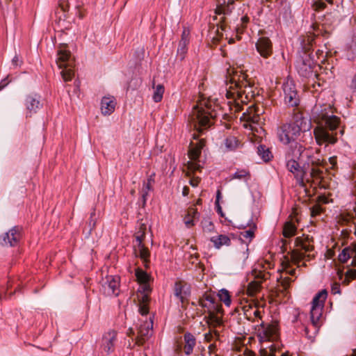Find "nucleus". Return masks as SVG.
I'll use <instances>...</instances> for the list:
<instances>
[{
	"instance_id": "nucleus-56",
	"label": "nucleus",
	"mask_w": 356,
	"mask_h": 356,
	"mask_svg": "<svg viewBox=\"0 0 356 356\" xmlns=\"http://www.w3.org/2000/svg\"><path fill=\"white\" fill-rule=\"evenodd\" d=\"M139 312L142 315H146L149 312V307L147 304H140Z\"/></svg>"
},
{
	"instance_id": "nucleus-55",
	"label": "nucleus",
	"mask_w": 356,
	"mask_h": 356,
	"mask_svg": "<svg viewBox=\"0 0 356 356\" xmlns=\"http://www.w3.org/2000/svg\"><path fill=\"white\" fill-rule=\"evenodd\" d=\"M316 37V36L315 35V34L314 33H312L309 32V35H308L307 36V39H305L304 40V42H306L307 43V44H309L310 46H312Z\"/></svg>"
},
{
	"instance_id": "nucleus-44",
	"label": "nucleus",
	"mask_w": 356,
	"mask_h": 356,
	"mask_svg": "<svg viewBox=\"0 0 356 356\" xmlns=\"http://www.w3.org/2000/svg\"><path fill=\"white\" fill-rule=\"evenodd\" d=\"M250 177L249 171L246 170H237L232 176L233 179H248Z\"/></svg>"
},
{
	"instance_id": "nucleus-49",
	"label": "nucleus",
	"mask_w": 356,
	"mask_h": 356,
	"mask_svg": "<svg viewBox=\"0 0 356 356\" xmlns=\"http://www.w3.org/2000/svg\"><path fill=\"white\" fill-rule=\"evenodd\" d=\"M346 278L344 282L347 280V284L349 283L350 280H353L356 279V270L355 269H349L346 273Z\"/></svg>"
},
{
	"instance_id": "nucleus-9",
	"label": "nucleus",
	"mask_w": 356,
	"mask_h": 356,
	"mask_svg": "<svg viewBox=\"0 0 356 356\" xmlns=\"http://www.w3.org/2000/svg\"><path fill=\"white\" fill-rule=\"evenodd\" d=\"M254 280L251 281L247 286V294L254 296L259 293L261 289V283L270 277V273L264 270L254 269L252 271Z\"/></svg>"
},
{
	"instance_id": "nucleus-42",
	"label": "nucleus",
	"mask_w": 356,
	"mask_h": 356,
	"mask_svg": "<svg viewBox=\"0 0 356 356\" xmlns=\"http://www.w3.org/2000/svg\"><path fill=\"white\" fill-rule=\"evenodd\" d=\"M210 327L211 329L209 332L204 334V340L207 342H211L213 339L214 337H216V339H218L219 337V332L217 330H214L215 327Z\"/></svg>"
},
{
	"instance_id": "nucleus-47",
	"label": "nucleus",
	"mask_w": 356,
	"mask_h": 356,
	"mask_svg": "<svg viewBox=\"0 0 356 356\" xmlns=\"http://www.w3.org/2000/svg\"><path fill=\"white\" fill-rule=\"evenodd\" d=\"M326 7V3L321 0L316 1L312 5V8L316 12L321 11Z\"/></svg>"
},
{
	"instance_id": "nucleus-7",
	"label": "nucleus",
	"mask_w": 356,
	"mask_h": 356,
	"mask_svg": "<svg viewBox=\"0 0 356 356\" xmlns=\"http://www.w3.org/2000/svg\"><path fill=\"white\" fill-rule=\"evenodd\" d=\"M296 249L291 252V259L295 264H299L305 257V254L301 251L305 252H311L314 250V240L313 237L309 235L302 234L295 239Z\"/></svg>"
},
{
	"instance_id": "nucleus-58",
	"label": "nucleus",
	"mask_w": 356,
	"mask_h": 356,
	"mask_svg": "<svg viewBox=\"0 0 356 356\" xmlns=\"http://www.w3.org/2000/svg\"><path fill=\"white\" fill-rule=\"evenodd\" d=\"M200 180L201 179L198 177H192L191 179H190V184L193 186V187H195V186H197L198 184H200Z\"/></svg>"
},
{
	"instance_id": "nucleus-29",
	"label": "nucleus",
	"mask_w": 356,
	"mask_h": 356,
	"mask_svg": "<svg viewBox=\"0 0 356 356\" xmlns=\"http://www.w3.org/2000/svg\"><path fill=\"white\" fill-rule=\"evenodd\" d=\"M248 225L250 227L249 229L241 232V236L250 242L254 238V232L257 227L252 219L250 220Z\"/></svg>"
},
{
	"instance_id": "nucleus-35",
	"label": "nucleus",
	"mask_w": 356,
	"mask_h": 356,
	"mask_svg": "<svg viewBox=\"0 0 356 356\" xmlns=\"http://www.w3.org/2000/svg\"><path fill=\"white\" fill-rule=\"evenodd\" d=\"M189 31L184 29L181 34V40L179 43L178 51L185 52L186 47L189 42Z\"/></svg>"
},
{
	"instance_id": "nucleus-36",
	"label": "nucleus",
	"mask_w": 356,
	"mask_h": 356,
	"mask_svg": "<svg viewBox=\"0 0 356 356\" xmlns=\"http://www.w3.org/2000/svg\"><path fill=\"white\" fill-rule=\"evenodd\" d=\"M135 275H136L137 281L140 284H147L149 282V276L148 275V274L145 271L143 270L142 269L138 268L136 270Z\"/></svg>"
},
{
	"instance_id": "nucleus-24",
	"label": "nucleus",
	"mask_w": 356,
	"mask_h": 356,
	"mask_svg": "<svg viewBox=\"0 0 356 356\" xmlns=\"http://www.w3.org/2000/svg\"><path fill=\"white\" fill-rule=\"evenodd\" d=\"M356 254V243L350 244L349 246L343 248L338 256V260L342 264H345L348 260Z\"/></svg>"
},
{
	"instance_id": "nucleus-18",
	"label": "nucleus",
	"mask_w": 356,
	"mask_h": 356,
	"mask_svg": "<svg viewBox=\"0 0 356 356\" xmlns=\"http://www.w3.org/2000/svg\"><path fill=\"white\" fill-rule=\"evenodd\" d=\"M25 106L26 108V117L31 118L33 114L37 113L42 104L37 95H29L26 97Z\"/></svg>"
},
{
	"instance_id": "nucleus-57",
	"label": "nucleus",
	"mask_w": 356,
	"mask_h": 356,
	"mask_svg": "<svg viewBox=\"0 0 356 356\" xmlns=\"http://www.w3.org/2000/svg\"><path fill=\"white\" fill-rule=\"evenodd\" d=\"M349 88L353 92H356V73L353 75L350 80Z\"/></svg>"
},
{
	"instance_id": "nucleus-3",
	"label": "nucleus",
	"mask_w": 356,
	"mask_h": 356,
	"mask_svg": "<svg viewBox=\"0 0 356 356\" xmlns=\"http://www.w3.org/2000/svg\"><path fill=\"white\" fill-rule=\"evenodd\" d=\"M316 123L317 126L313 131L316 143L318 145L335 144L338 140L337 129L340 127L341 118L322 113L318 115Z\"/></svg>"
},
{
	"instance_id": "nucleus-33",
	"label": "nucleus",
	"mask_w": 356,
	"mask_h": 356,
	"mask_svg": "<svg viewBox=\"0 0 356 356\" xmlns=\"http://www.w3.org/2000/svg\"><path fill=\"white\" fill-rule=\"evenodd\" d=\"M146 225L144 223H141L138 228V230L135 234V238L136 241V245L144 243V241L145 238L146 234Z\"/></svg>"
},
{
	"instance_id": "nucleus-10",
	"label": "nucleus",
	"mask_w": 356,
	"mask_h": 356,
	"mask_svg": "<svg viewBox=\"0 0 356 356\" xmlns=\"http://www.w3.org/2000/svg\"><path fill=\"white\" fill-rule=\"evenodd\" d=\"M261 329L259 330L258 337L261 341H269L277 340L279 337V324L277 321L265 325L261 324Z\"/></svg>"
},
{
	"instance_id": "nucleus-32",
	"label": "nucleus",
	"mask_w": 356,
	"mask_h": 356,
	"mask_svg": "<svg viewBox=\"0 0 356 356\" xmlns=\"http://www.w3.org/2000/svg\"><path fill=\"white\" fill-rule=\"evenodd\" d=\"M257 153L265 162H268L273 158V154L269 148L263 145L258 146Z\"/></svg>"
},
{
	"instance_id": "nucleus-59",
	"label": "nucleus",
	"mask_w": 356,
	"mask_h": 356,
	"mask_svg": "<svg viewBox=\"0 0 356 356\" xmlns=\"http://www.w3.org/2000/svg\"><path fill=\"white\" fill-rule=\"evenodd\" d=\"M332 293L337 294L340 293V285L338 283H334L332 286Z\"/></svg>"
},
{
	"instance_id": "nucleus-31",
	"label": "nucleus",
	"mask_w": 356,
	"mask_h": 356,
	"mask_svg": "<svg viewBox=\"0 0 356 356\" xmlns=\"http://www.w3.org/2000/svg\"><path fill=\"white\" fill-rule=\"evenodd\" d=\"M355 218L351 213H342L337 217L338 222L341 225H349L350 223L355 224Z\"/></svg>"
},
{
	"instance_id": "nucleus-17",
	"label": "nucleus",
	"mask_w": 356,
	"mask_h": 356,
	"mask_svg": "<svg viewBox=\"0 0 356 356\" xmlns=\"http://www.w3.org/2000/svg\"><path fill=\"white\" fill-rule=\"evenodd\" d=\"M152 321H145L140 324L138 330V335L136 337V343L138 346H142L146 341V340L152 334Z\"/></svg>"
},
{
	"instance_id": "nucleus-50",
	"label": "nucleus",
	"mask_w": 356,
	"mask_h": 356,
	"mask_svg": "<svg viewBox=\"0 0 356 356\" xmlns=\"http://www.w3.org/2000/svg\"><path fill=\"white\" fill-rule=\"evenodd\" d=\"M292 282H293V280L289 277H284L282 280L281 285L283 288V289H282L283 292H284L286 293H287L286 291L290 287V284Z\"/></svg>"
},
{
	"instance_id": "nucleus-61",
	"label": "nucleus",
	"mask_w": 356,
	"mask_h": 356,
	"mask_svg": "<svg viewBox=\"0 0 356 356\" xmlns=\"http://www.w3.org/2000/svg\"><path fill=\"white\" fill-rule=\"evenodd\" d=\"M250 19L248 16H243L241 19L242 29H245L249 22Z\"/></svg>"
},
{
	"instance_id": "nucleus-8",
	"label": "nucleus",
	"mask_w": 356,
	"mask_h": 356,
	"mask_svg": "<svg viewBox=\"0 0 356 356\" xmlns=\"http://www.w3.org/2000/svg\"><path fill=\"white\" fill-rule=\"evenodd\" d=\"M327 296L326 289L319 291L314 297L312 306L310 311L311 321L314 326L316 327L320 318L322 316L325 301Z\"/></svg>"
},
{
	"instance_id": "nucleus-19",
	"label": "nucleus",
	"mask_w": 356,
	"mask_h": 356,
	"mask_svg": "<svg viewBox=\"0 0 356 356\" xmlns=\"http://www.w3.org/2000/svg\"><path fill=\"white\" fill-rule=\"evenodd\" d=\"M115 98L113 96H105L101 100V113L104 115L112 114L116 106Z\"/></svg>"
},
{
	"instance_id": "nucleus-37",
	"label": "nucleus",
	"mask_w": 356,
	"mask_h": 356,
	"mask_svg": "<svg viewBox=\"0 0 356 356\" xmlns=\"http://www.w3.org/2000/svg\"><path fill=\"white\" fill-rule=\"evenodd\" d=\"M201 152L200 148L196 147L193 143H191L188 152L191 160L197 161L201 154Z\"/></svg>"
},
{
	"instance_id": "nucleus-22",
	"label": "nucleus",
	"mask_w": 356,
	"mask_h": 356,
	"mask_svg": "<svg viewBox=\"0 0 356 356\" xmlns=\"http://www.w3.org/2000/svg\"><path fill=\"white\" fill-rule=\"evenodd\" d=\"M188 288L186 282L184 281H177L175 284L174 294L181 302L184 303L187 300V297L189 296Z\"/></svg>"
},
{
	"instance_id": "nucleus-13",
	"label": "nucleus",
	"mask_w": 356,
	"mask_h": 356,
	"mask_svg": "<svg viewBox=\"0 0 356 356\" xmlns=\"http://www.w3.org/2000/svg\"><path fill=\"white\" fill-rule=\"evenodd\" d=\"M284 101L288 106H298L300 103L299 97L295 85L292 81H287L283 85Z\"/></svg>"
},
{
	"instance_id": "nucleus-1",
	"label": "nucleus",
	"mask_w": 356,
	"mask_h": 356,
	"mask_svg": "<svg viewBox=\"0 0 356 356\" xmlns=\"http://www.w3.org/2000/svg\"><path fill=\"white\" fill-rule=\"evenodd\" d=\"M309 120L300 111L293 110L292 121L284 123L277 129V136L280 143L289 145V156L300 157L305 150L304 146L298 142L302 134L310 130Z\"/></svg>"
},
{
	"instance_id": "nucleus-20",
	"label": "nucleus",
	"mask_w": 356,
	"mask_h": 356,
	"mask_svg": "<svg viewBox=\"0 0 356 356\" xmlns=\"http://www.w3.org/2000/svg\"><path fill=\"white\" fill-rule=\"evenodd\" d=\"M117 338V332L110 330L106 332L102 338V347L105 352L109 353L114 350V344Z\"/></svg>"
},
{
	"instance_id": "nucleus-51",
	"label": "nucleus",
	"mask_w": 356,
	"mask_h": 356,
	"mask_svg": "<svg viewBox=\"0 0 356 356\" xmlns=\"http://www.w3.org/2000/svg\"><path fill=\"white\" fill-rule=\"evenodd\" d=\"M154 174L151 175L147 180V182L144 184L143 188L147 189V191H151L152 189V184L154 183Z\"/></svg>"
},
{
	"instance_id": "nucleus-38",
	"label": "nucleus",
	"mask_w": 356,
	"mask_h": 356,
	"mask_svg": "<svg viewBox=\"0 0 356 356\" xmlns=\"http://www.w3.org/2000/svg\"><path fill=\"white\" fill-rule=\"evenodd\" d=\"M218 296L221 302H224L226 306H229L231 304V296L229 291L225 289L219 291Z\"/></svg>"
},
{
	"instance_id": "nucleus-26",
	"label": "nucleus",
	"mask_w": 356,
	"mask_h": 356,
	"mask_svg": "<svg viewBox=\"0 0 356 356\" xmlns=\"http://www.w3.org/2000/svg\"><path fill=\"white\" fill-rule=\"evenodd\" d=\"M136 246L138 248V255L143 261L145 268H147L149 264L150 252L144 243L136 245Z\"/></svg>"
},
{
	"instance_id": "nucleus-27",
	"label": "nucleus",
	"mask_w": 356,
	"mask_h": 356,
	"mask_svg": "<svg viewBox=\"0 0 356 356\" xmlns=\"http://www.w3.org/2000/svg\"><path fill=\"white\" fill-rule=\"evenodd\" d=\"M210 240L213 243L214 247L217 249L220 248L222 245L229 246L231 243V240L229 236L224 234L213 236Z\"/></svg>"
},
{
	"instance_id": "nucleus-41",
	"label": "nucleus",
	"mask_w": 356,
	"mask_h": 356,
	"mask_svg": "<svg viewBox=\"0 0 356 356\" xmlns=\"http://www.w3.org/2000/svg\"><path fill=\"white\" fill-rule=\"evenodd\" d=\"M201 225L204 232L211 233L214 230V225L209 218H204L201 222Z\"/></svg>"
},
{
	"instance_id": "nucleus-12",
	"label": "nucleus",
	"mask_w": 356,
	"mask_h": 356,
	"mask_svg": "<svg viewBox=\"0 0 356 356\" xmlns=\"http://www.w3.org/2000/svg\"><path fill=\"white\" fill-rule=\"evenodd\" d=\"M261 110L254 104L250 106L242 114L241 120L243 121L244 127L252 128V124H257L260 120Z\"/></svg>"
},
{
	"instance_id": "nucleus-14",
	"label": "nucleus",
	"mask_w": 356,
	"mask_h": 356,
	"mask_svg": "<svg viewBox=\"0 0 356 356\" xmlns=\"http://www.w3.org/2000/svg\"><path fill=\"white\" fill-rule=\"evenodd\" d=\"M286 156L290 158L286 163L287 169L294 175L299 184L304 186V180L306 175V172L300 166L298 162L295 159H299V157H294L291 156H289L288 152H286Z\"/></svg>"
},
{
	"instance_id": "nucleus-62",
	"label": "nucleus",
	"mask_w": 356,
	"mask_h": 356,
	"mask_svg": "<svg viewBox=\"0 0 356 356\" xmlns=\"http://www.w3.org/2000/svg\"><path fill=\"white\" fill-rule=\"evenodd\" d=\"M289 261H286V266H284V270H286V272L291 275H294L296 274V269H290V270H287V268H289Z\"/></svg>"
},
{
	"instance_id": "nucleus-30",
	"label": "nucleus",
	"mask_w": 356,
	"mask_h": 356,
	"mask_svg": "<svg viewBox=\"0 0 356 356\" xmlns=\"http://www.w3.org/2000/svg\"><path fill=\"white\" fill-rule=\"evenodd\" d=\"M297 227L292 220L287 221L283 227L282 234L285 238H290L296 233Z\"/></svg>"
},
{
	"instance_id": "nucleus-11",
	"label": "nucleus",
	"mask_w": 356,
	"mask_h": 356,
	"mask_svg": "<svg viewBox=\"0 0 356 356\" xmlns=\"http://www.w3.org/2000/svg\"><path fill=\"white\" fill-rule=\"evenodd\" d=\"M22 228L15 226L1 236V245L4 246L15 247L18 245L22 238Z\"/></svg>"
},
{
	"instance_id": "nucleus-48",
	"label": "nucleus",
	"mask_w": 356,
	"mask_h": 356,
	"mask_svg": "<svg viewBox=\"0 0 356 356\" xmlns=\"http://www.w3.org/2000/svg\"><path fill=\"white\" fill-rule=\"evenodd\" d=\"M230 13H231L230 9L227 6H225V5H224V4L218 6L216 9V13L218 15H222V14L227 15Z\"/></svg>"
},
{
	"instance_id": "nucleus-60",
	"label": "nucleus",
	"mask_w": 356,
	"mask_h": 356,
	"mask_svg": "<svg viewBox=\"0 0 356 356\" xmlns=\"http://www.w3.org/2000/svg\"><path fill=\"white\" fill-rule=\"evenodd\" d=\"M205 144H206V140L204 139H200L197 143L194 144V145L196 147L200 148V150L202 151L203 147L205 146Z\"/></svg>"
},
{
	"instance_id": "nucleus-25",
	"label": "nucleus",
	"mask_w": 356,
	"mask_h": 356,
	"mask_svg": "<svg viewBox=\"0 0 356 356\" xmlns=\"http://www.w3.org/2000/svg\"><path fill=\"white\" fill-rule=\"evenodd\" d=\"M184 352L186 355H191L196 345V339L191 332H186L184 335Z\"/></svg>"
},
{
	"instance_id": "nucleus-21",
	"label": "nucleus",
	"mask_w": 356,
	"mask_h": 356,
	"mask_svg": "<svg viewBox=\"0 0 356 356\" xmlns=\"http://www.w3.org/2000/svg\"><path fill=\"white\" fill-rule=\"evenodd\" d=\"M104 287L108 295L118 296L120 291V277L118 276H107Z\"/></svg>"
},
{
	"instance_id": "nucleus-4",
	"label": "nucleus",
	"mask_w": 356,
	"mask_h": 356,
	"mask_svg": "<svg viewBox=\"0 0 356 356\" xmlns=\"http://www.w3.org/2000/svg\"><path fill=\"white\" fill-rule=\"evenodd\" d=\"M198 303L203 309L204 314H207L204 319L209 327H217L222 325L224 312L221 304L216 300L214 293L206 291L199 298Z\"/></svg>"
},
{
	"instance_id": "nucleus-2",
	"label": "nucleus",
	"mask_w": 356,
	"mask_h": 356,
	"mask_svg": "<svg viewBox=\"0 0 356 356\" xmlns=\"http://www.w3.org/2000/svg\"><path fill=\"white\" fill-rule=\"evenodd\" d=\"M227 81L229 86L226 90V97L233 99L237 104H247L259 95L257 87L248 79L246 74L241 71L234 72Z\"/></svg>"
},
{
	"instance_id": "nucleus-54",
	"label": "nucleus",
	"mask_w": 356,
	"mask_h": 356,
	"mask_svg": "<svg viewBox=\"0 0 356 356\" xmlns=\"http://www.w3.org/2000/svg\"><path fill=\"white\" fill-rule=\"evenodd\" d=\"M95 211H94L90 213V221H89V225L90 227V231L93 229H95L96 226V219L95 218Z\"/></svg>"
},
{
	"instance_id": "nucleus-63",
	"label": "nucleus",
	"mask_w": 356,
	"mask_h": 356,
	"mask_svg": "<svg viewBox=\"0 0 356 356\" xmlns=\"http://www.w3.org/2000/svg\"><path fill=\"white\" fill-rule=\"evenodd\" d=\"M149 300V298L147 294H143L141 299H140V304H147L148 305V302Z\"/></svg>"
},
{
	"instance_id": "nucleus-23",
	"label": "nucleus",
	"mask_w": 356,
	"mask_h": 356,
	"mask_svg": "<svg viewBox=\"0 0 356 356\" xmlns=\"http://www.w3.org/2000/svg\"><path fill=\"white\" fill-rule=\"evenodd\" d=\"M200 217L197 209L193 205L187 209V213L184 216V221L187 227H191L195 225V220Z\"/></svg>"
},
{
	"instance_id": "nucleus-45",
	"label": "nucleus",
	"mask_w": 356,
	"mask_h": 356,
	"mask_svg": "<svg viewBox=\"0 0 356 356\" xmlns=\"http://www.w3.org/2000/svg\"><path fill=\"white\" fill-rule=\"evenodd\" d=\"M309 162L312 165V167H319L323 166L326 163L323 159H320L318 158H315L314 156L309 157Z\"/></svg>"
},
{
	"instance_id": "nucleus-43",
	"label": "nucleus",
	"mask_w": 356,
	"mask_h": 356,
	"mask_svg": "<svg viewBox=\"0 0 356 356\" xmlns=\"http://www.w3.org/2000/svg\"><path fill=\"white\" fill-rule=\"evenodd\" d=\"M310 210L311 216L312 218H314L323 213L325 211V209L319 204H316L312 207H311Z\"/></svg>"
},
{
	"instance_id": "nucleus-53",
	"label": "nucleus",
	"mask_w": 356,
	"mask_h": 356,
	"mask_svg": "<svg viewBox=\"0 0 356 356\" xmlns=\"http://www.w3.org/2000/svg\"><path fill=\"white\" fill-rule=\"evenodd\" d=\"M226 26H227V24L225 23V16H223L220 19V25L218 26V29H217L218 34L219 35L220 37L222 36V32L220 33L219 29H220V30L222 31H225Z\"/></svg>"
},
{
	"instance_id": "nucleus-16",
	"label": "nucleus",
	"mask_w": 356,
	"mask_h": 356,
	"mask_svg": "<svg viewBox=\"0 0 356 356\" xmlns=\"http://www.w3.org/2000/svg\"><path fill=\"white\" fill-rule=\"evenodd\" d=\"M314 63L311 59H300L297 63V70L299 74L303 77L309 78L314 76L317 77L318 74L314 72Z\"/></svg>"
},
{
	"instance_id": "nucleus-52",
	"label": "nucleus",
	"mask_w": 356,
	"mask_h": 356,
	"mask_svg": "<svg viewBox=\"0 0 356 356\" xmlns=\"http://www.w3.org/2000/svg\"><path fill=\"white\" fill-rule=\"evenodd\" d=\"M195 161H191L188 162V168L192 172L198 171L200 170L201 166L200 164L195 162Z\"/></svg>"
},
{
	"instance_id": "nucleus-6",
	"label": "nucleus",
	"mask_w": 356,
	"mask_h": 356,
	"mask_svg": "<svg viewBox=\"0 0 356 356\" xmlns=\"http://www.w3.org/2000/svg\"><path fill=\"white\" fill-rule=\"evenodd\" d=\"M56 63L60 72L61 76L65 82L70 81L74 76V60L72 59L71 52L67 49V44H62L59 46L57 52Z\"/></svg>"
},
{
	"instance_id": "nucleus-15",
	"label": "nucleus",
	"mask_w": 356,
	"mask_h": 356,
	"mask_svg": "<svg viewBox=\"0 0 356 356\" xmlns=\"http://www.w3.org/2000/svg\"><path fill=\"white\" fill-rule=\"evenodd\" d=\"M256 49L264 58H268L273 52V42L268 37H260L255 44Z\"/></svg>"
},
{
	"instance_id": "nucleus-64",
	"label": "nucleus",
	"mask_w": 356,
	"mask_h": 356,
	"mask_svg": "<svg viewBox=\"0 0 356 356\" xmlns=\"http://www.w3.org/2000/svg\"><path fill=\"white\" fill-rule=\"evenodd\" d=\"M243 356H255V353L253 351L249 350L248 348H245Z\"/></svg>"
},
{
	"instance_id": "nucleus-46",
	"label": "nucleus",
	"mask_w": 356,
	"mask_h": 356,
	"mask_svg": "<svg viewBox=\"0 0 356 356\" xmlns=\"http://www.w3.org/2000/svg\"><path fill=\"white\" fill-rule=\"evenodd\" d=\"M323 170L318 167H312L310 172V177L312 179H322Z\"/></svg>"
},
{
	"instance_id": "nucleus-39",
	"label": "nucleus",
	"mask_w": 356,
	"mask_h": 356,
	"mask_svg": "<svg viewBox=\"0 0 356 356\" xmlns=\"http://www.w3.org/2000/svg\"><path fill=\"white\" fill-rule=\"evenodd\" d=\"M164 90H165L164 87L161 84H159L156 87V90L153 95V99L155 102L158 103L162 100Z\"/></svg>"
},
{
	"instance_id": "nucleus-40",
	"label": "nucleus",
	"mask_w": 356,
	"mask_h": 356,
	"mask_svg": "<svg viewBox=\"0 0 356 356\" xmlns=\"http://www.w3.org/2000/svg\"><path fill=\"white\" fill-rule=\"evenodd\" d=\"M312 29L313 30V33L315 34V35L317 37L318 35H322L323 37H327L329 35V32L323 29V26H321V28L320 27V25L314 23L312 25Z\"/></svg>"
},
{
	"instance_id": "nucleus-34",
	"label": "nucleus",
	"mask_w": 356,
	"mask_h": 356,
	"mask_svg": "<svg viewBox=\"0 0 356 356\" xmlns=\"http://www.w3.org/2000/svg\"><path fill=\"white\" fill-rule=\"evenodd\" d=\"M240 145L238 140L234 136H229L225 140V145L229 151L235 150Z\"/></svg>"
},
{
	"instance_id": "nucleus-5",
	"label": "nucleus",
	"mask_w": 356,
	"mask_h": 356,
	"mask_svg": "<svg viewBox=\"0 0 356 356\" xmlns=\"http://www.w3.org/2000/svg\"><path fill=\"white\" fill-rule=\"evenodd\" d=\"M206 108L202 104L193 107L189 115V122L198 132L201 133L204 129L210 127L213 120L216 118V113L211 110V107L205 105Z\"/></svg>"
},
{
	"instance_id": "nucleus-28",
	"label": "nucleus",
	"mask_w": 356,
	"mask_h": 356,
	"mask_svg": "<svg viewBox=\"0 0 356 356\" xmlns=\"http://www.w3.org/2000/svg\"><path fill=\"white\" fill-rule=\"evenodd\" d=\"M248 307V309H246L247 306L244 307V314L247 319L249 321H254L256 318L259 319L261 318V312L257 306L252 307L249 305Z\"/></svg>"
}]
</instances>
